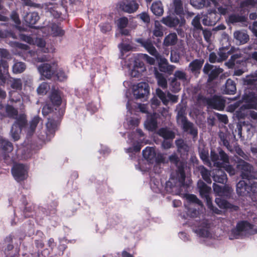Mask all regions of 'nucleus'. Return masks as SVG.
<instances>
[{"instance_id": "1", "label": "nucleus", "mask_w": 257, "mask_h": 257, "mask_svg": "<svg viewBox=\"0 0 257 257\" xmlns=\"http://www.w3.org/2000/svg\"><path fill=\"white\" fill-rule=\"evenodd\" d=\"M244 86L242 100L257 102V70L253 74L247 75L241 79Z\"/></svg>"}, {"instance_id": "2", "label": "nucleus", "mask_w": 257, "mask_h": 257, "mask_svg": "<svg viewBox=\"0 0 257 257\" xmlns=\"http://www.w3.org/2000/svg\"><path fill=\"white\" fill-rule=\"evenodd\" d=\"M255 179H242L236 185V193L239 196L248 197L253 202L257 201V182Z\"/></svg>"}, {"instance_id": "3", "label": "nucleus", "mask_w": 257, "mask_h": 257, "mask_svg": "<svg viewBox=\"0 0 257 257\" xmlns=\"http://www.w3.org/2000/svg\"><path fill=\"white\" fill-rule=\"evenodd\" d=\"M197 100L200 103L205 104L208 108L218 110H223L225 107V100L221 96L214 95L211 97H206L201 93L198 94Z\"/></svg>"}, {"instance_id": "4", "label": "nucleus", "mask_w": 257, "mask_h": 257, "mask_svg": "<svg viewBox=\"0 0 257 257\" xmlns=\"http://www.w3.org/2000/svg\"><path fill=\"white\" fill-rule=\"evenodd\" d=\"M236 168L242 179L250 180L257 179L255 177L253 166L244 160L238 159L236 162Z\"/></svg>"}, {"instance_id": "5", "label": "nucleus", "mask_w": 257, "mask_h": 257, "mask_svg": "<svg viewBox=\"0 0 257 257\" xmlns=\"http://www.w3.org/2000/svg\"><path fill=\"white\" fill-rule=\"evenodd\" d=\"M253 225L247 221L242 220L238 222L236 227L231 230L229 238L230 240L242 238L243 235L250 233Z\"/></svg>"}, {"instance_id": "6", "label": "nucleus", "mask_w": 257, "mask_h": 257, "mask_svg": "<svg viewBox=\"0 0 257 257\" xmlns=\"http://www.w3.org/2000/svg\"><path fill=\"white\" fill-rule=\"evenodd\" d=\"M65 112L64 108H59L58 112L53 114L48 118V122L46 123L47 131L50 134L54 135L58 129L61 118Z\"/></svg>"}, {"instance_id": "7", "label": "nucleus", "mask_w": 257, "mask_h": 257, "mask_svg": "<svg viewBox=\"0 0 257 257\" xmlns=\"http://www.w3.org/2000/svg\"><path fill=\"white\" fill-rule=\"evenodd\" d=\"M27 124V120L23 115H20L16 118L12 126L11 135L14 141H18L20 138L22 130Z\"/></svg>"}, {"instance_id": "8", "label": "nucleus", "mask_w": 257, "mask_h": 257, "mask_svg": "<svg viewBox=\"0 0 257 257\" xmlns=\"http://www.w3.org/2000/svg\"><path fill=\"white\" fill-rule=\"evenodd\" d=\"M223 71L219 66L206 63L203 68V72L208 76L207 82H211L216 79Z\"/></svg>"}, {"instance_id": "9", "label": "nucleus", "mask_w": 257, "mask_h": 257, "mask_svg": "<svg viewBox=\"0 0 257 257\" xmlns=\"http://www.w3.org/2000/svg\"><path fill=\"white\" fill-rule=\"evenodd\" d=\"M13 144L5 139L0 140V151L3 154L5 163L7 165L12 164V157L10 156V153L13 150Z\"/></svg>"}, {"instance_id": "10", "label": "nucleus", "mask_w": 257, "mask_h": 257, "mask_svg": "<svg viewBox=\"0 0 257 257\" xmlns=\"http://www.w3.org/2000/svg\"><path fill=\"white\" fill-rule=\"evenodd\" d=\"M150 92V87L147 82H141L134 85L133 87V94L137 99H144L148 97Z\"/></svg>"}, {"instance_id": "11", "label": "nucleus", "mask_w": 257, "mask_h": 257, "mask_svg": "<svg viewBox=\"0 0 257 257\" xmlns=\"http://www.w3.org/2000/svg\"><path fill=\"white\" fill-rule=\"evenodd\" d=\"M161 22L169 28H175L178 26H179V27H182L185 25L186 21L184 17L179 16L178 17L174 15H170L163 17Z\"/></svg>"}, {"instance_id": "12", "label": "nucleus", "mask_w": 257, "mask_h": 257, "mask_svg": "<svg viewBox=\"0 0 257 257\" xmlns=\"http://www.w3.org/2000/svg\"><path fill=\"white\" fill-rule=\"evenodd\" d=\"M242 101L244 102L238 109L236 110L235 113L236 117L238 119H243L247 115V110L254 109H257V102L253 101H251L249 100H242Z\"/></svg>"}, {"instance_id": "13", "label": "nucleus", "mask_w": 257, "mask_h": 257, "mask_svg": "<svg viewBox=\"0 0 257 257\" xmlns=\"http://www.w3.org/2000/svg\"><path fill=\"white\" fill-rule=\"evenodd\" d=\"M12 173L17 182L24 181L28 176L26 166L22 164L15 165L12 169Z\"/></svg>"}, {"instance_id": "14", "label": "nucleus", "mask_w": 257, "mask_h": 257, "mask_svg": "<svg viewBox=\"0 0 257 257\" xmlns=\"http://www.w3.org/2000/svg\"><path fill=\"white\" fill-rule=\"evenodd\" d=\"M117 6L119 10L128 14L136 12L139 7L136 0H122Z\"/></svg>"}, {"instance_id": "15", "label": "nucleus", "mask_w": 257, "mask_h": 257, "mask_svg": "<svg viewBox=\"0 0 257 257\" xmlns=\"http://www.w3.org/2000/svg\"><path fill=\"white\" fill-rule=\"evenodd\" d=\"M64 94L62 91L58 89L52 88L49 95V99L52 104L55 107V110L62 103Z\"/></svg>"}, {"instance_id": "16", "label": "nucleus", "mask_w": 257, "mask_h": 257, "mask_svg": "<svg viewBox=\"0 0 257 257\" xmlns=\"http://www.w3.org/2000/svg\"><path fill=\"white\" fill-rule=\"evenodd\" d=\"M197 186L201 198L204 199L206 203L211 199L210 195L212 190L210 186H207L201 179L198 180Z\"/></svg>"}, {"instance_id": "17", "label": "nucleus", "mask_w": 257, "mask_h": 257, "mask_svg": "<svg viewBox=\"0 0 257 257\" xmlns=\"http://www.w3.org/2000/svg\"><path fill=\"white\" fill-rule=\"evenodd\" d=\"M141 56L135 58L133 68L131 70V75L133 77H139L142 72L146 70L145 64Z\"/></svg>"}, {"instance_id": "18", "label": "nucleus", "mask_w": 257, "mask_h": 257, "mask_svg": "<svg viewBox=\"0 0 257 257\" xmlns=\"http://www.w3.org/2000/svg\"><path fill=\"white\" fill-rule=\"evenodd\" d=\"M181 128L184 132L188 133L193 137V138H196L198 136V129L194 126V124L188 118L184 119L181 122Z\"/></svg>"}, {"instance_id": "19", "label": "nucleus", "mask_w": 257, "mask_h": 257, "mask_svg": "<svg viewBox=\"0 0 257 257\" xmlns=\"http://www.w3.org/2000/svg\"><path fill=\"white\" fill-rule=\"evenodd\" d=\"M25 25L30 28L37 29L34 25L39 20L40 17L38 12L27 13L23 18Z\"/></svg>"}, {"instance_id": "20", "label": "nucleus", "mask_w": 257, "mask_h": 257, "mask_svg": "<svg viewBox=\"0 0 257 257\" xmlns=\"http://www.w3.org/2000/svg\"><path fill=\"white\" fill-rule=\"evenodd\" d=\"M203 59H195L189 63L188 70H189L195 76L198 77L200 73V71L204 63Z\"/></svg>"}, {"instance_id": "21", "label": "nucleus", "mask_w": 257, "mask_h": 257, "mask_svg": "<svg viewBox=\"0 0 257 257\" xmlns=\"http://www.w3.org/2000/svg\"><path fill=\"white\" fill-rule=\"evenodd\" d=\"M245 62L242 58V55L240 53L232 55L226 65L229 68L237 67L239 65H244Z\"/></svg>"}, {"instance_id": "22", "label": "nucleus", "mask_w": 257, "mask_h": 257, "mask_svg": "<svg viewBox=\"0 0 257 257\" xmlns=\"http://www.w3.org/2000/svg\"><path fill=\"white\" fill-rule=\"evenodd\" d=\"M212 177L214 182L221 184L225 183L227 179L225 171L220 168L213 170Z\"/></svg>"}, {"instance_id": "23", "label": "nucleus", "mask_w": 257, "mask_h": 257, "mask_svg": "<svg viewBox=\"0 0 257 257\" xmlns=\"http://www.w3.org/2000/svg\"><path fill=\"white\" fill-rule=\"evenodd\" d=\"M38 70L40 74L47 79L51 78L54 73V70L50 64L43 63L38 67Z\"/></svg>"}, {"instance_id": "24", "label": "nucleus", "mask_w": 257, "mask_h": 257, "mask_svg": "<svg viewBox=\"0 0 257 257\" xmlns=\"http://www.w3.org/2000/svg\"><path fill=\"white\" fill-rule=\"evenodd\" d=\"M232 134L228 131L225 132L220 131L218 133V137L222 143V145L230 152L232 150V147L230 145V141L232 138Z\"/></svg>"}, {"instance_id": "25", "label": "nucleus", "mask_w": 257, "mask_h": 257, "mask_svg": "<svg viewBox=\"0 0 257 257\" xmlns=\"http://www.w3.org/2000/svg\"><path fill=\"white\" fill-rule=\"evenodd\" d=\"M142 155L149 163L153 164L156 160V153L153 147H147L142 151Z\"/></svg>"}, {"instance_id": "26", "label": "nucleus", "mask_w": 257, "mask_h": 257, "mask_svg": "<svg viewBox=\"0 0 257 257\" xmlns=\"http://www.w3.org/2000/svg\"><path fill=\"white\" fill-rule=\"evenodd\" d=\"M177 167L176 174L178 178V181L180 185L183 186L185 184L186 175L185 172V165L184 162L181 161L175 165Z\"/></svg>"}, {"instance_id": "27", "label": "nucleus", "mask_w": 257, "mask_h": 257, "mask_svg": "<svg viewBox=\"0 0 257 257\" xmlns=\"http://www.w3.org/2000/svg\"><path fill=\"white\" fill-rule=\"evenodd\" d=\"M21 200L22 204L24 206V208L23 210V215L25 218L33 217L34 215V207L32 205H28V203L26 200V197L25 195H23Z\"/></svg>"}, {"instance_id": "28", "label": "nucleus", "mask_w": 257, "mask_h": 257, "mask_svg": "<svg viewBox=\"0 0 257 257\" xmlns=\"http://www.w3.org/2000/svg\"><path fill=\"white\" fill-rule=\"evenodd\" d=\"M242 127L246 130L248 132V135L251 134L253 135L255 132V127L253 125L248 122H246L245 121H240V123L237 124V129L238 130V135L240 138L242 137Z\"/></svg>"}, {"instance_id": "29", "label": "nucleus", "mask_w": 257, "mask_h": 257, "mask_svg": "<svg viewBox=\"0 0 257 257\" xmlns=\"http://www.w3.org/2000/svg\"><path fill=\"white\" fill-rule=\"evenodd\" d=\"M223 92L226 94H233L236 91L235 82L230 78L226 81L224 86H223Z\"/></svg>"}, {"instance_id": "30", "label": "nucleus", "mask_w": 257, "mask_h": 257, "mask_svg": "<svg viewBox=\"0 0 257 257\" xmlns=\"http://www.w3.org/2000/svg\"><path fill=\"white\" fill-rule=\"evenodd\" d=\"M233 36L236 44L239 45L244 44L249 40V36L246 33L241 31H235Z\"/></svg>"}, {"instance_id": "31", "label": "nucleus", "mask_w": 257, "mask_h": 257, "mask_svg": "<svg viewBox=\"0 0 257 257\" xmlns=\"http://www.w3.org/2000/svg\"><path fill=\"white\" fill-rule=\"evenodd\" d=\"M58 203L56 201H53L51 204L48 205L47 208H42L41 211L47 216H54L56 215V207Z\"/></svg>"}, {"instance_id": "32", "label": "nucleus", "mask_w": 257, "mask_h": 257, "mask_svg": "<svg viewBox=\"0 0 257 257\" xmlns=\"http://www.w3.org/2000/svg\"><path fill=\"white\" fill-rule=\"evenodd\" d=\"M197 169L200 172V175L203 180H204L207 184H210L212 183L211 179L212 174L211 171L203 165H200L197 167Z\"/></svg>"}, {"instance_id": "33", "label": "nucleus", "mask_w": 257, "mask_h": 257, "mask_svg": "<svg viewBox=\"0 0 257 257\" xmlns=\"http://www.w3.org/2000/svg\"><path fill=\"white\" fill-rule=\"evenodd\" d=\"M175 144L177 147L178 152L181 155H187L189 151V147L183 139H180L175 141Z\"/></svg>"}, {"instance_id": "34", "label": "nucleus", "mask_w": 257, "mask_h": 257, "mask_svg": "<svg viewBox=\"0 0 257 257\" xmlns=\"http://www.w3.org/2000/svg\"><path fill=\"white\" fill-rule=\"evenodd\" d=\"M158 134L164 140H173L175 137V133L167 127H162L159 129Z\"/></svg>"}, {"instance_id": "35", "label": "nucleus", "mask_w": 257, "mask_h": 257, "mask_svg": "<svg viewBox=\"0 0 257 257\" xmlns=\"http://www.w3.org/2000/svg\"><path fill=\"white\" fill-rule=\"evenodd\" d=\"M154 75L157 81L159 86L162 89H165L167 88V80L164 75L159 72L157 69L155 70Z\"/></svg>"}, {"instance_id": "36", "label": "nucleus", "mask_w": 257, "mask_h": 257, "mask_svg": "<svg viewBox=\"0 0 257 257\" xmlns=\"http://www.w3.org/2000/svg\"><path fill=\"white\" fill-rule=\"evenodd\" d=\"M227 199H225L222 197H216L215 200L216 204L218 207L221 209H228L232 208L233 207H234L235 210H237L238 208L237 206H233L232 204L230 203L226 200Z\"/></svg>"}, {"instance_id": "37", "label": "nucleus", "mask_w": 257, "mask_h": 257, "mask_svg": "<svg viewBox=\"0 0 257 257\" xmlns=\"http://www.w3.org/2000/svg\"><path fill=\"white\" fill-rule=\"evenodd\" d=\"M151 10L157 16H161L164 13L163 7L161 1H156L153 3Z\"/></svg>"}, {"instance_id": "38", "label": "nucleus", "mask_w": 257, "mask_h": 257, "mask_svg": "<svg viewBox=\"0 0 257 257\" xmlns=\"http://www.w3.org/2000/svg\"><path fill=\"white\" fill-rule=\"evenodd\" d=\"M203 225L196 229L195 232L201 237H209L211 234L209 230V224L207 223H203Z\"/></svg>"}, {"instance_id": "39", "label": "nucleus", "mask_w": 257, "mask_h": 257, "mask_svg": "<svg viewBox=\"0 0 257 257\" xmlns=\"http://www.w3.org/2000/svg\"><path fill=\"white\" fill-rule=\"evenodd\" d=\"M41 120L40 117L38 115L35 116L30 122V126L27 132V137H31L34 133L36 127L38 123Z\"/></svg>"}, {"instance_id": "40", "label": "nucleus", "mask_w": 257, "mask_h": 257, "mask_svg": "<svg viewBox=\"0 0 257 257\" xmlns=\"http://www.w3.org/2000/svg\"><path fill=\"white\" fill-rule=\"evenodd\" d=\"M178 183L177 179L171 178L165 183V190L167 193L172 194L174 192V189L177 187Z\"/></svg>"}, {"instance_id": "41", "label": "nucleus", "mask_w": 257, "mask_h": 257, "mask_svg": "<svg viewBox=\"0 0 257 257\" xmlns=\"http://www.w3.org/2000/svg\"><path fill=\"white\" fill-rule=\"evenodd\" d=\"M177 40V36L175 33L170 34L165 38L163 45L166 47L173 46L176 44Z\"/></svg>"}, {"instance_id": "42", "label": "nucleus", "mask_w": 257, "mask_h": 257, "mask_svg": "<svg viewBox=\"0 0 257 257\" xmlns=\"http://www.w3.org/2000/svg\"><path fill=\"white\" fill-rule=\"evenodd\" d=\"M174 13L179 17H184L183 4L181 0H174Z\"/></svg>"}, {"instance_id": "43", "label": "nucleus", "mask_w": 257, "mask_h": 257, "mask_svg": "<svg viewBox=\"0 0 257 257\" xmlns=\"http://www.w3.org/2000/svg\"><path fill=\"white\" fill-rule=\"evenodd\" d=\"M169 80L170 81V90L173 93H176L181 90L180 82L176 80V78L170 77Z\"/></svg>"}, {"instance_id": "44", "label": "nucleus", "mask_w": 257, "mask_h": 257, "mask_svg": "<svg viewBox=\"0 0 257 257\" xmlns=\"http://www.w3.org/2000/svg\"><path fill=\"white\" fill-rule=\"evenodd\" d=\"M233 189L228 185H225L223 186L221 193L219 195V197L224 198L225 199H230L232 197Z\"/></svg>"}, {"instance_id": "45", "label": "nucleus", "mask_w": 257, "mask_h": 257, "mask_svg": "<svg viewBox=\"0 0 257 257\" xmlns=\"http://www.w3.org/2000/svg\"><path fill=\"white\" fill-rule=\"evenodd\" d=\"M190 3L193 7L197 9L210 6V2L207 0H190Z\"/></svg>"}, {"instance_id": "46", "label": "nucleus", "mask_w": 257, "mask_h": 257, "mask_svg": "<svg viewBox=\"0 0 257 257\" xmlns=\"http://www.w3.org/2000/svg\"><path fill=\"white\" fill-rule=\"evenodd\" d=\"M63 9V8L61 6H54L49 8L48 10L50 15L55 19H59L61 18V10Z\"/></svg>"}, {"instance_id": "47", "label": "nucleus", "mask_w": 257, "mask_h": 257, "mask_svg": "<svg viewBox=\"0 0 257 257\" xmlns=\"http://www.w3.org/2000/svg\"><path fill=\"white\" fill-rule=\"evenodd\" d=\"M146 127L150 131H154L158 127V123L156 118L152 116L148 118L146 124Z\"/></svg>"}, {"instance_id": "48", "label": "nucleus", "mask_w": 257, "mask_h": 257, "mask_svg": "<svg viewBox=\"0 0 257 257\" xmlns=\"http://www.w3.org/2000/svg\"><path fill=\"white\" fill-rule=\"evenodd\" d=\"M198 152L200 158L202 161L204 163H208L209 162L208 150L204 146L199 147Z\"/></svg>"}, {"instance_id": "49", "label": "nucleus", "mask_w": 257, "mask_h": 257, "mask_svg": "<svg viewBox=\"0 0 257 257\" xmlns=\"http://www.w3.org/2000/svg\"><path fill=\"white\" fill-rule=\"evenodd\" d=\"M54 106L51 104H46L42 108V113L45 116L50 114L49 116H52L53 114H55L56 112H58L59 108H57V110L54 112Z\"/></svg>"}, {"instance_id": "50", "label": "nucleus", "mask_w": 257, "mask_h": 257, "mask_svg": "<svg viewBox=\"0 0 257 257\" xmlns=\"http://www.w3.org/2000/svg\"><path fill=\"white\" fill-rule=\"evenodd\" d=\"M156 94L161 100L164 105H168L169 100L167 99V93L163 91L160 88H157L156 89Z\"/></svg>"}, {"instance_id": "51", "label": "nucleus", "mask_w": 257, "mask_h": 257, "mask_svg": "<svg viewBox=\"0 0 257 257\" xmlns=\"http://www.w3.org/2000/svg\"><path fill=\"white\" fill-rule=\"evenodd\" d=\"M26 69V64L22 62H16L13 66V71L15 73H21Z\"/></svg>"}, {"instance_id": "52", "label": "nucleus", "mask_w": 257, "mask_h": 257, "mask_svg": "<svg viewBox=\"0 0 257 257\" xmlns=\"http://www.w3.org/2000/svg\"><path fill=\"white\" fill-rule=\"evenodd\" d=\"M229 20L232 23L237 22H245L246 21L247 18L245 16H240L239 15L233 14L229 16Z\"/></svg>"}, {"instance_id": "53", "label": "nucleus", "mask_w": 257, "mask_h": 257, "mask_svg": "<svg viewBox=\"0 0 257 257\" xmlns=\"http://www.w3.org/2000/svg\"><path fill=\"white\" fill-rule=\"evenodd\" d=\"M51 31L54 36H62L65 34V31L56 24L52 25Z\"/></svg>"}, {"instance_id": "54", "label": "nucleus", "mask_w": 257, "mask_h": 257, "mask_svg": "<svg viewBox=\"0 0 257 257\" xmlns=\"http://www.w3.org/2000/svg\"><path fill=\"white\" fill-rule=\"evenodd\" d=\"M256 48L257 43L254 42L253 44L249 45L245 49L246 53H247L249 56H251V57L256 61H257V51H255L253 52H249V51L252 49L255 50Z\"/></svg>"}, {"instance_id": "55", "label": "nucleus", "mask_w": 257, "mask_h": 257, "mask_svg": "<svg viewBox=\"0 0 257 257\" xmlns=\"http://www.w3.org/2000/svg\"><path fill=\"white\" fill-rule=\"evenodd\" d=\"M191 24L194 27L195 31H198V33H199L201 30H203V27L200 24V17L198 15L193 18Z\"/></svg>"}, {"instance_id": "56", "label": "nucleus", "mask_w": 257, "mask_h": 257, "mask_svg": "<svg viewBox=\"0 0 257 257\" xmlns=\"http://www.w3.org/2000/svg\"><path fill=\"white\" fill-rule=\"evenodd\" d=\"M49 85L47 83L43 82L37 88V91L39 95H44L49 89Z\"/></svg>"}, {"instance_id": "57", "label": "nucleus", "mask_w": 257, "mask_h": 257, "mask_svg": "<svg viewBox=\"0 0 257 257\" xmlns=\"http://www.w3.org/2000/svg\"><path fill=\"white\" fill-rule=\"evenodd\" d=\"M173 78H176V80H180L185 82L187 79V76L185 72L181 70H177L174 74Z\"/></svg>"}, {"instance_id": "58", "label": "nucleus", "mask_w": 257, "mask_h": 257, "mask_svg": "<svg viewBox=\"0 0 257 257\" xmlns=\"http://www.w3.org/2000/svg\"><path fill=\"white\" fill-rule=\"evenodd\" d=\"M6 110L8 116L10 117H14L15 116L18 115V110L12 105H7L6 108Z\"/></svg>"}, {"instance_id": "59", "label": "nucleus", "mask_w": 257, "mask_h": 257, "mask_svg": "<svg viewBox=\"0 0 257 257\" xmlns=\"http://www.w3.org/2000/svg\"><path fill=\"white\" fill-rule=\"evenodd\" d=\"M145 48L152 55L156 56L157 54V51L155 47L153 46L152 42L148 40V42L146 44Z\"/></svg>"}, {"instance_id": "60", "label": "nucleus", "mask_w": 257, "mask_h": 257, "mask_svg": "<svg viewBox=\"0 0 257 257\" xmlns=\"http://www.w3.org/2000/svg\"><path fill=\"white\" fill-rule=\"evenodd\" d=\"M128 24V19L126 17H123L119 19L118 20V27L119 29H123L126 27Z\"/></svg>"}, {"instance_id": "61", "label": "nucleus", "mask_w": 257, "mask_h": 257, "mask_svg": "<svg viewBox=\"0 0 257 257\" xmlns=\"http://www.w3.org/2000/svg\"><path fill=\"white\" fill-rule=\"evenodd\" d=\"M99 27L101 32L103 33H106L111 30V26L109 23H101L99 24Z\"/></svg>"}, {"instance_id": "62", "label": "nucleus", "mask_w": 257, "mask_h": 257, "mask_svg": "<svg viewBox=\"0 0 257 257\" xmlns=\"http://www.w3.org/2000/svg\"><path fill=\"white\" fill-rule=\"evenodd\" d=\"M159 68L160 71L163 72H170L172 70L167 62L160 63Z\"/></svg>"}, {"instance_id": "63", "label": "nucleus", "mask_w": 257, "mask_h": 257, "mask_svg": "<svg viewBox=\"0 0 257 257\" xmlns=\"http://www.w3.org/2000/svg\"><path fill=\"white\" fill-rule=\"evenodd\" d=\"M137 17L139 18L145 23L149 24L150 23V17L146 12H142L139 14Z\"/></svg>"}, {"instance_id": "64", "label": "nucleus", "mask_w": 257, "mask_h": 257, "mask_svg": "<svg viewBox=\"0 0 257 257\" xmlns=\"http://www.w3.org/2000/svg\"><path fill=\"white\" fill-rule=\"evenodd\" d=\"M219 158L224 163H227L229 161L228 155L221 149L218 148Z\"/></svg>"}]
</instances>
